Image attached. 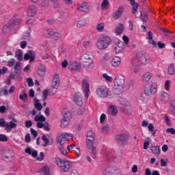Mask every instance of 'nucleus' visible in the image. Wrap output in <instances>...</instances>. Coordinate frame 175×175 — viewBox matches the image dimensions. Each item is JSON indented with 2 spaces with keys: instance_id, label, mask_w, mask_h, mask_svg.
<instances>
[{
  "instance_id": "nucleus-1",
  "label": "nucleus",
  "mask_w": 175,
  "mask_h": 175,
  "mask_svg": "<svg viewBox=\"0 0 175 175\" xmlns=\"http://www.w3.org/2000/svg\"><path fill=\"white\" fill-rule=\"evenodd\" d=\"M55 162L56 165L61 169L62 172L66 173L72 168V163L65 159L55 158Z\"/></svg>"
},
{
  "instance_id": "nucleus-2",
  "label": "nucleus",
  "mask_w": 175,
  "mask_h": 175,
  "mask_svg": "<svg viewBox=\"0 0 175 175\" xmlns=\"http://www.w3.org/2000/svg\"><path fill=\"white\" fill-rule=\"evenodd\" d=\"M111 43V38L110 37L107 36H102L98 39L96 43V47L98 50H107Z\"/></svg>"
},
{
  "instance_id": "nucleus-3",
  "label": "nucleus",
  "mask_w": 175,
  "mask_h": 175,
  "mask_svg": "<svg viewBox=\"0 0 175 175\" xmlns=\"http://www.w3.org/2000/svg\"><path fill=\"white\" fill-rule=\"evenodd\" d=\"M158 85L156 83L148 82L144 89V94L148 96H151V95H155L158 92Z\"/></svg>"
},
{
  "instance_id": "nucleus-4",
  "label": "nucleus",
  "mask_w": 175,
  "mask_h": 175,
  "mask_svg": "<svg viewBox=\"0 0 175 175\" xmlns=\"http://www.w3.org/2000/svg\"><path fill=\"white\" fill-rule=\"evenodd\" d=\"M21 23V19L20 18H12L10 21V25H4L3 27V33H9L12 28H17Z\"/></svg>"
},
{
  "instance_id": "nucleus-5",
  "label": "nucleus",
  "mask_w": 175,
  "mask_h": 175,
  "mask_svg": "<svg viewBox=\"0 0 175 175\" xmlns=\"http://www.w3.org/2000/svg\"><path fill=\"white\" fill-rule=\"evenodd\" d=\"M137 62H141L142 65H148L151 63V58L147 54H144L143 52H137L135 58Z\"/></svg>"
},
{
  "instance_id": "nucleus-6",
  "label": "nucleus",
  "mask_w": 175,
  "mask_h": 175,
  "mask_svg": "<svg viewBox=\"0 0 175 175\" xmlns=\"http://www.w3.org/2000/svg\"><path fill=\"white\" fill-rule=\"evenodd\" d=\"M120 103L121 105L120 107L125 114H127V116H131V114L133 113V109H132L131 103H129L125 98H120Z\"/></svg>"
},
{
  "instance_id": "nucleus-7",
  "label": "nucleus",
  "mask_w": 175,
  "mask_h": 175,
  "mask_svg": "<svg viewBox=\"0 0 175 175\" xmlns=\"http://www.w3.org/2000/svg\"><path fill=\"white\" fill-rule=\"evenodd\" d=\"M81 60L86 66H91L94 62V54L91 52H86L82 55Z\"/></svg>"
},
{
  "instance_id": "nucleus-8",
  "label": "nucleus",
  "mask_w": 175,
  "mask_h": 175,
  "mask_svg": "<svg viewBox=\"0 0 175 175\" xmlns=\"http://www.w3.org/2000/svg\"><path fill=\"white\" fill-rule=\"evenodd\" d=\"M25 152L28 154L29 155H31L33 158H36V161L38 162H42L43 159H44V152H40L39 155L38 156V151L32 150L31 148H26L25 150Z\"/></svg>"
},
{
  "instance_id": "nucleus-9",
  "label": "nucleus",
  "mask_w": 175,
  "mask_h": 175,
  "mask_svg": "<svg viewBox=\"0 0 175 175\" xmlns=\"http://www.w3.org/2000/svg\"><path fill=\"white\" fill-rule=\"evenodd\" d=\"M129 139V136L127 133H121L116 136V142L120 146L122 147L128 145V140Z\"/></svg>"
},
{
  "instance_id": "nucleus-10",
  "label": "nucleus",
  "mask_w": 175,
  "mask_h": 175,
  "mask_svg": "<svg viewBox=\"0 0 175 175\" xmlns=\"http://www.w3.org/2000/svg\"><path fill=\"white\" fill-rule=\"evenodd\" d=\"M96 94L99 98H107L109 96V88L106 85L99 86L96 90Z\"/></svg>"
},
{
  "instance_id": "nucleus-11",
  "label": "nucleus",
  "mask_w": 175,
  "mask_h": 175,
  "mask_svg": "<svg viewBox=\"0 0 175 175\" xmlns=\"http://www.w3.org/2000/svg\"><path fill=\"white\" fill-rule=\"evenodd\" d=\"M72 113L69 111H66L64 113V116L60 122V126L62 128V129L66 128V126H69V124L70 122V116Z\"/></svg>"
},
{
  "instance_id": "nucleus-12",
  "label": "nucleus",
  "mask_w": 175,
  "mask_h": 175,
  "mask_svg": "<svg viewBox=\"0 0 175 175\" xmlns=\"http://www.w3.org/2000/svg\"><path fill=\"white\" fill-rule=\"evenodd\" d=\"M124 49L125 45L124 44L123 42L120 41V40H118L113 45V51L116 53V54L122 53Z\"/></svg>"
},
{
  "instance_id": "nucleus-13",
  "label": "nucleus",
  "mask_w": 175,
  "mask_h": 175,
  "mask_svg": "<svg viewBox=\"0 0 175 175\" xmlns=\"http://www.w3.org/2000/svg\"><path fill=\"white\" fill-rule=\"evenodd\" d=\"M60 83H61V80L59 79V74L58 73L55 74L52 79L51 87L52 88H53V90H55V92H57V90L59 87Z\"/></svg>"
},
{
  "instance_id": "nucleus-14",
  "label": "nucleus",
  "mask_w": 175,
  "mask_h": 175,
  "mask_svg": "<svg viewBox=\"0 0 175 175\" xmlns=\"http://www.w3.org/2000/svg\"><path fill=\"white\" fill-rule=\"evenodd\" d=\"M81 87L85 98L88 99V96L90 95V83H88V81L86 79L83 80Z\"/></svg>"
},
{
  "instance_id": "nucleus-15",
  "label": "nucleus",
  "mask_w": 175,
  "mask_h": 175,
  "mask_svg": "<svg viewBox=\"0 0 175 175\" xmlns=\"http://www.w3.org/2000/svg\"><path fill=\"white\" fill-rule=\"evenodd\" d=\"M68 69L75 72H79L81 69V65L77 61H71L68 64Z\"/></svg>"
},
{
  "instance_id": "nucleus-16",
  "label": "nucleus",
  "mask_w": 175,
  "mask_h": 175,
  "mask_svg": "<svg viewBox=\"0 0 175 175\" xmlns=\"http://www.w3.org/2000/svg\"><path fill=\"white\" fill-rule=\"evenodd\" d=\"M125 10V7L120 5L118 8L117 10L112 14V18L113 20H118L122 16V13Z\"/></svg>"
},
{
  "instance_id": "nucleus-17",
  "label": "nucleus",
  "mask_w": 175,
  "mask_h": 175,
  "mask_svg": "<svg viewBox=\"0 0 175 175\" xmlns=\"http://www.w3.org/2000/svg\"><path fill=\"white\" fill-rule=\"evenodd\" d=\"M86 146L90 151V153L91 154L92 158H95L96 155L98 154V148H96L94 144L90 143V144H86Z\"/></svg>"
},
{
  "instance_id": "nucleus-18",
  "label": "nucleus",
  "mask_w": 175,
  "mask_h": 175,
  "mask_svg": "<svg viewBox=\"0 0 175 175\" xmlns=\"http://www.w3.org/2000/svg\"><path fill=\"white\" fill-rule=\"evenodd\" d=\"M114 85H120L124 87V84H125V78L122 75H118L115 77L113 80Z\"/></svg>"
},
{
  "instance_id": "nucleus-19",
  "label": "nucleus",
  "mask_w": 175,
  "mask_h": 175,
  "mask_svg": "<svg viewBox=\"0 0 175 175\" xmlns=\"http://www.w3.org/2000/svg\"><path fill=\"white\" fill-rule=\"evenodd\" d=\"M73 102L78 106H83V95L81 93H75L74 94Z\"/></svg>"
},
{
  "instance_id": "nucleus-20",
  "label": "nucleus",
  "mask_w": 175,
  "mask_h": 175,
  "mask_svg": "<svg viewBox=\"0 0 175 175\" xmlns=\"http://www.w3.org/2000/svg\"><path fill=\"white\" fill-rule=\"evenodd\" d=\"M138 62H137L136 59H133L131 60V65L134 73H139L142 69V66L139 65Z\"/></svg>"
},
{
  "instance_id": "nucleus-21",
  "label": "nucleus",
  "mask_w": 175,
  "mask_h": 175,
  "mask_svg": "<svg viewBox=\"0 0 175 175\" xmlns=\"http://www.w3.org/2000/svg\"><path fill=\"white\" fill-rule=\"evenodd\" d=\"M77 10H79V12H81L82 13H87V12L90 10V4L87 2H83L79 5L77 8Z\"/></svg>"
},
{
  "instance_id": "nucleus-22",
  "label": "nucleus",
  "mask_w": 175,
  "mask_h": 175,
  "mask_svg": "<svg viewBox=\"0 0 175 175\" xmlns=\"http://www.w3.org/2000/svg\"><path fill=\"white\" fill-rule=\"evenodd\" d=\"M35 52L32 51H28L24 55V59L25 61H28V59H29V62H33V61H35Z\"/></svg>"
},
{
  "instance_id": "nucleus-23",
  "label": "nucleus",
  "mask_w": 175,
  "mask_h": 175,
  "mask_svg": "<svg viewBox=\"0 0 175 175\" xmlns=\"http://www.w3.org/2000/svg\"><path fill=\"white\" fill-rule=\"evenodd\" d=\"M111 65L113 68H119V66H121V57L118 56L113 57L111 60Z\"/></svg>"
},
{
  "instance_id": "nucleus-24",
  "label": "nucleus",
  "mask_w": 175,
  "mask_h": 175,
  "mask_svg": "<svg viewBox=\"0 0 175 175\" xmlns=\"http://www.w3.org/2000/svg\"><path fill=\"white\" fill-rule=\"evenodd\" d=\"M38 11L36 10V6L34 5H30L27 11L28 17H35Z\"/></svg>"
},
{
  "instance_id": "nucleus-25",
  "label": "nucleus",
  "mask_w": 175,
  "mask_h": 175,
  "mask_svg": "<svg viewBox=\"0 0 175 175\" xmlns=\"http://www.w3.org/2000/svg\"><path fill=\"white\" fill-rule=\"evenodd\" d=\"M95 140V133L92 131H88L87 133V139H86V144L90 143H94Z\"/></svg>"
},
{
  "instance_id": "nucleus-26",
  "label": "nucleus",
  "mask_w": 175,
  "mask_h": 175,
  "mask_svg": "<svg viewBox=\"0 0 175 175\" xmlns=\"http://www.w3.org/2000/svg\"><path fill=\"white\" fill-rule=\"evenodd\" d=\"M107 113L109 114H111L113 117H116L117 114H118V109H117V107H116V106L111 105L108 107Z\"/></svg>"
},
{
  "instance_id": "nucleus-27",
  "label": "nucleus",
  "mask_w": 175,
  "mask_h": 175,
  "mask_svg": "<svg viewBox=\"0 0 175 175\" xmlns=\"http://www.w3.org/2000/svg\"><path fill=\"white\" fill-rule=\"evenodd\" d=\"M2 159L5 162H13L14 161V156L12 152L6 153L2 157Z\"/></svg>"
},
{
  "instance_id": "nucleus-28",
  "label": "nucleus",
  "mask_w": 175,
  "mask_h": 175,
  "mask_svg": "<svg viewBox=\"0 0 175 175\" xmlns=\"http://www.w3.org/2000/svg\"><path fill=\"white\" fill-rule=\"evenodd\" d=\"M18 76H20V72L18 71H16V72H14L13 74L10 75L9 79H8L6 81L7 85H10L12 83L11 80H12V79H18Z\"/></svg>"
},
{
  "instance_id": "nucleus-29",
  "label": "nucleus",
  "mask_w": 175,
  "mask_h": 175,
  "mask_svg": "<svg viewBox=\"0 0 175 175\" xmlns=\"http://www.w3.org/2000/svg\"><path fill=\"white\" fill-rule=\"evenodd\" d=\"M65 137L64 133H62L56 137V143L59 146H64L65 144Z\"/></svg>"
},
{
  "instance_id": "nucleus-30",
  "label": "nucleus",
  "mask_w": 175,
  "mask_h": 175,
  "mask_svg": "<svg viewBox=\"0 0 175 175\" xmlns=\"http://www.w3.org/2000/svg\"><path fill=\"white\" fill-rule=\"evenodd\" d=\"M150 150L151 152H152V154L154 155V157H158V155H161V148H159V146H151L150 148Z\"/></svg>"
},
{
  "instance_id": "nucleus-31",
  "label": "nucleus",
  "mask_w": 175,
  "mask_h": 175,
  "mask_svg": "<svg viewBox=\"0 0 175 175\" xmlns=\"http://www.w3.org/2000/svg\"><path fill=\"white\" fill-rule=\"evenodd\" d=\"M152 76V73H151L150 72H146L143 75L142 80L144 83H147V81H150V80H151Z\"/></svg>"
},
{
  "instance_id": "nucleus-32",
  "label": "nucleus",
  "mask_w": 175,
  "mask_h": 175,
  "mask_svg": "<svg viewBox=\"0 0 175 175\" xmlns=\"http://www.w3.org/2000/svg\"><path fill=\"white\" fill-rule=\"evenodd\" d=\"M16 126H17V124L14 123L13 121H11L10 122H6L5 131H7V132H10L12 129H14V128H16Z\"/></svg>"
},
{
  "instance_id": "nucleus-33",
  "label": "nucleus",
  "mask_w": 175,
  "mask_h": 175,
  "mask_svg": "<svg viewBox=\"0 0 175 175\" xmlns=\"http://www.w3.org/2000/svg\"><path fill=\"white\" fill-rule=\"evenodd\" d=\"M169 99H170V94L166 92H162L161 94V100L164 103H166V102H168Z\"/></svg>"
},
{
  "instance_id": "nucleus-34",
  "label": "nucleus",
  "mask_w": 175,
  "mask_h": 175,
  "mask_svg": "<svg viewBox=\"0 0 175 175\" xmlns=\"http://www.w3.org/2000/svg\"><path fill=\"white\" fill-rule=\"evenodd\" d=\"M42 140H43L44 142V144H42V147H47V146H49V144H53V139H49V138H47V137H46L45 135H43L42 136Z\"/></svg>"
},
{
  "instance_id": "nucleus-35",
  "label": "nucleus",
  "mask_w": 175,
  "mask_h": 175,
  "mask_svg": "<svg viewBox=\"0 0 175 175\" xmlns=\"http://www.w3.org/2000/svg\"><path fill=\"white\" fill-rule=\"evenodd\" d=\"M102 77L105 81L109 83H113V81L114 80L113 77L109 76L108 73H103Z\"/></svg>"
},
{
  "instance_id": "nucleus-36",
  "label": "nucleus",
  "mask_w": 175,
  "mask_h": 175,
  "mask_svg": "<svg viewBox=\"0 0 175 175\" xmlns=\"http://www.w3.org/2000/svg\"><path fill=\"white\" fill-rule=\"evenodd\" d=\"M38 74L40 76H44L46 75V67L44 65L41 64L38 68Z\"/></svg>"
},
{
  "instance_id": "nucleus-37",
  "label": "nucleus",
  "mask_w": 175,
  "mask_h": 175,
  "mask_svg": "<svg viewBox=\"0 0 175 175\" xmlns=\"http://www.w3.org/2000/svg\"><path fill=\"white\" fill-rule=\"evenodd\" d=\"M19 99L23 102V103H27L28 100V94L25 92V90H23V94L19 95Z\"/></svg>"
},
{
  "instance_id": "nucleus-38",
  "label": "nucleus",
  "mask_w": 175,
  "mask_h": 175,
  "mask_svg": "<svg viewBox=\"0 0 175 175\" xmlns=\"http://www.w3.org/2000/svg\"><path fill=\"white\" fill-rule=\"evenodd\" d=\"M123 90H124V86L114 85L113 91L116 95H120V94H122Z\"/></svg>"
},
{
  "instance_id": "nucleus-39",
  "label": "nucleus",
  "mask_w": 175,
  "mask_h": 175,
  "mask_svg": "<svg viewBox=\"0 0 175 175\" xmlns=\"http://www.w3.org/2000/svg\"><path fill=\"white\" fill-rule=\"evenodd\" d=\"M33 100L35 109H36V110H38V111H40V110L43 109V106L39 103V99H38L37 98H34Z\"/></svg>"
},
{
  "instance_id": "nucleus-40",
  "label": "nucleus",
  "mask_w": 175,
  "mask_h": 175,
  "mask_svg": "<svg viewBox=\"0 0 175 175\" xmlns=\"http://www.w3.org/2000/svg\"><path fill=\"white\" fill-rule=\"evenodd\" d=\"M53 29H49L44 30L43 35L44 38H46L47 39H50V38L53 36Z\"/></svg>"
},
{
  "instance_id": "nucleus-41",
  "label": "nucleus",
  "mask_w": 175,
  "mask_h": 175,
  "mask_svg": "<svg viewBox=\"0 0 175 175\" xmlns=\"http://www.w3.org/2000/svg\"><path fill=\"white\" fill-rule=\"evenodd\" d=\"M87 25V23L85 22V19H80L77 23V28H84Z\"/></svg>"
},
{
  "instance_id": "nucleus-42",
  "label": "nucleus",
  "mask_w": 175,
  "mask_h": 175,
  "mask_svg": "<svg viewBox=\"0 0 175 175\" xmlns=\"http://www.w3.org/2000/svg\"><path fill=\"white\" fill-rule=\"evenodd\" d=\"M96 29L98 32H103L105 29V23L101 22L97 24Z\"/></svg>"
},
{
  "instance_id": "nucleus-43",
  "label": "nucleus",
  "mask_w": 175,
  "mask_h": 175,
  "mask_svg": "<svg viewBox=\"0 0 175 175\" xmlns=\"http://www.w3.org/2000/svg\"><path fill=\"white\" fill-rule=\"evenodd\" d=\"M9 95V92L8 90V86H4L0 90V96H8Z\"/></svg>"
},
{
  "instance_id": "nucleus-44",
  "label": "nucleus",
  "mask_w": 175,
  "mask_h": 175,
  "mask_svg": "<svg viewBox=\"0 0 175 175\" xmlns=\"http://www.w3.org/2000/svg\"><path fill=\"white\" fill-rule=\"evenodd\" d=\"M34 120L36 122H38L39 121L40 122H44V121H46V118H44L43 115H37L35 116Z\"/></svg>"
},
{
  "instance_id": "nucleus-45",
  "label": "nucleus",
  "mask_w": 175,
  "mask_h": 175,
  "mask_svg": "<svg viewBox=\"0 0 175 175\" xmlns=\"http://www.w3.org/2000/svg\"><path fill=\"white\" fill-rule=\"evenodd\" d=\"M123 31H124V25H122V23H120L119 26L116 27V35H121V33H122Z\"/></svg>"
},
{
  "instance_id": "nucleus-46",
  "label": "nucleus",
  "mask_w": 175,
  "mask_h": 175,
  "mask_svg": "<svg viewBox=\"0 0 175 175\" xmlns=\"http://www.w3.org/2000/svg\"><path fill=\"white\" fill-rule=\"evenodd\" d=\"M147 94H146V93H142L139 97V100H141V102H143V103H147L148 98H147Z\"/></svg>"
},
{
  "instance_id": "nucleus-47",
  "label": "nucleus",
  "mask_w": 175,
  "mask_h": 175,
  "mask_svg": "<svg viewBox=\"0 0 175 175\" xmlns=\"http://www.w3.org/2000/svg\"><path fill=\"white\" fill-rule=\"evenodd\" d=\"M167 73L170 76H173V75H174V65H173V64L168 66Z\"/></svg>"
},
{
  "instance_id": "nucleus-48",
  "label": "nucleus",
  "mask_w": 175,
  "mask_h": 175,
  "mask_svg": "<svg viewBox=\"0 0 175 175\" xmlns=\"http://www.w3.org/2000/svg\"><path fill=\"white\" fill-rule=\"evenodd\" d=\"M15 57L18 61H21L23 59V51L18 49L16 51Z\"/></svg>"
},
{
  "instance_id": "nucleus-49",
  "label": "nucleus",
  "mask_w": 175,
  "mask_h": 175,
  "mask_svg": "<svg viewBox=\"0 0 175 175\" xmlns=\"http://www.w3.org/2000/svg\"><path fill=\"white\" fill-rule=\"evenodd\" d=\"M140 19L144 22L146 23L147 20H148V16H147V12H141V16H140Z\"/></svg>"
},
{
  "instance_id": "nucleus-50",
  "label": "nucleus",
  "mask_w": 175,
  "mask_h": 175,
  "mask_svg": "<svg viewBox=\"0 0 175 175\" xmlns=\"http://www.w3.org/2000/svg\"><path fill=\"white\" fill-rule=\"evenodd\" d=\"M65 140L70 142V140H73V135L69 133H64Z\"/></svg>"
},
{
  "instance_id": "nucleus-51",
  "label": "nucleus",
  "mask_w": 175,
  "mask_h": 175,
  "mask_svg": "<svg viewBox=\"0 0 175 175\" xmlns=\"http://www.w3.org/2000/svg\"><path fill=\"white\" fill-rule=\"evenodd\" d=\"M59 35L58 30H53L52 36H53L54 40H58L59 39Z\"/></svg>"
},
{
  "instance_id": "nucleus-52",
  "label": "nucleus",
  "mask_w": 175,
  "mask_h": 175,
  "mask_svg": "<svg viewBox=\"0 0 175 175\" xmlns=\"http://www.w3.org/2000/svg\"><path fill=\"white\" fill-rule=\"evenodd\" d=\"M148 131L149 132H152V136H155V133H157V130H154V124H152V123H150L148 124Z\"/></svg>"
},
{
  "instance_id": "nucleus-53",
  "label": "nucleus",
  "mask_w": 175,
  "mask_h": 175,
  "mask_svg": "<svg viewBox=\"0 0 175 175\" xmlns=\"http://www.w3.org/2000/svg\"><path fill=\"white\" fill-rule=\"evenodd\" d=\"M58 150L59 152L62 154V155H64V156L68 155V151H66V149H65V148H64L62 146H59Z\"/></svg>"
},
{
  "instance_id": "nucleus-54",
  "label": "nucleus",
  "mask_w": 175,
  "mask_h": 175,
  "mask_svg": "<svg viewBox=\"0 0 175 175\" xmlns=\"http://www.w3.org/2000/svg\"><path fill=\"white\" fill-rule=\"evenodd\" d=\"M101 8L103 10L109 9V0H103L101 4Z\"/></svg>"
},
{
  "instance_id": "nucleus-55",
  "label": "nucleus",
  "mask_w": 175,
  "mask_h": 175,
  "mask_svg": "<svg viewBox=\"0 0 175 175\" xmlns=\"http://www.w3.org/2000/svg\"><path fill=\"white\" fill-rule=\"evenodd\" d=\"M132 8V13L133 14H135L136 12H137V9L139 8V4L137 3H134L133 4H131Z\"/></svg>"
},
{
  "instance_id": "nucleus-56",
  "label": "nucleus",
  "mask_w": 175,
  "mask_h": 175,
  "mask_svg": "<svg viewBox=\"0 0 175 175\" xmlns=\"http://www.w3.org/2000/svg\"><path fill=\"white\" fill-rule=\"evenodd\" d=\"M110 127L109 126V124H105L102 127L101 132L102 133L106 134L108 133Z\"/></svg>"
},
{
  "instance_id": "nucleus-57",
  "label": "nucleus",
  "mask_w": 175,
  "mask_h": 175,
  "mask_svg": "<svg viewBox=\"0 0 175 175\" xmlns=\"http://www.w3.org/2000/svg\"><path fill=\"white\" fill-rule=\"evenodd\" d=\"M22 39H23L24 40H31V34L28 32H25L22 36Z\"/></svg>"
},
{
  "instance_id": "nucleus-58",
  "label": "nucleus",
  "mask_w": 175,
  "mask_h": 175,
  "mask_svg": "<svg viewBox=\"0 0 175 175\" xmlns=\"http://www.w3.org/2000/svg\"><path fill=\"white\" fill-rule=\"evenodd\" d=\"M170 84H172V81L170 80H167L165 82L164 88L165 91H170Z\"/></svg>"
},
{
  "instance_id": "nucleus-59",
  "label": "nucleus",
  "mask_w": 175,
  "mask_h": 175,
  "mask_svg": "<svg viewBox=\"0 0 175 175\" xmlns=\"http://www.w3.org/2000/svg\"><path fill=\"white\" fill-rule=\"evenodd\" d=\"M47 96H49V89H45L42 92V100L44 102L46 99H47Z\"/></svg>"
},
{
  "instance_id": "nucleus-60",
  "label": "nucleus",
  "mask_w": 175,
  "mask_h": 175,
  "mask_svg": "<svg viewBox=\"0 0 175 175\" xmlns=\"http://www.w3.org/2000/svg\"><path fill=\"white\" fill-rule=\"evenodd\" d=\"M16 64V59H10L8 62H7V66L9 68H13Z\"/></svg>"
},
{
  "instance_id": "nucleus-61",
  "label": "nucleus",
  "mask_w": 175,
  "mask_h": 175,
  "mask_svg": "<svg viewBox=\"0 0 175 175\" xmlns=\"http://www.w3.org/2000/svg\"><path fill=\"white\" fill-rule=\"evenodd\" d=\"M21 64L20 63V62H15V64H14V73H16V72H20V70H18L20 69V66H21Z\"/></svg>"
},
{
  "instance_id": "nucleus-62",
  "label": "nucleus",
  "mask_w": 175,
  "mask_h": 175,
  "mask_svg": "<svg viewBox=\"0 0 175 175\" xmlns=\"http://www.w3.org/2000/svg\"><path fill=\"white\" fill-rule=\"evenodd\" d=\"M26 81L28 84V87H33V79H32V78H27Z\"/></svg>"
},
{
  "instance_id": "nucleus-63",
  "label": "nucleus",
  "mask_w": 175,
  "mask_h": 175,
  "mask_svg": "<svg viewBox=\"0 0 175 175\" xmlns=\"http://www.w3.org/2000/svg\"><path fill=\"white\" fill-rule=\"evenodd\" d=\"M166 132L167 133H171V135H175V129L173 127L167 129Z\"/></svg>"
},
{
  "instance_id": "nucleus-64",
  "label": "nucleus",
  "mask_w": 175,
  "mask_h": 175,
  "mask_svg": "<svg viewBox=\"0 0 175 175\" xmlns=\"http://www.w3.org/2000/svg\"><path fill=\"white\" fill-rule=\"evenodd\" d=\"M0 142H8V137L5 135L0 134Z\"/></svg>"
}]
</instances>
